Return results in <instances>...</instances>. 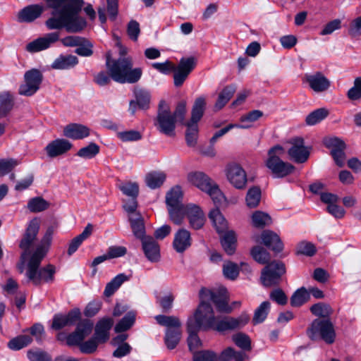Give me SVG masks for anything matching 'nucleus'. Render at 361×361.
I'll return each instance as SVG.
<instances>
[{
	"label": "nucleus",
	"instance_id": "obj_4",
	"mask_svg": "<svg viewBox=\"0 0 361 361\" xmlns=\"http://www.w3.org/2000/svg\"><path fill=\"white\" fill-rule=\"evenodd\" d=\"M152 67L163 74H169L173 71V82L176 87H180L188 77L189 74L196 66V59L192 57H183L177 66L171 61H166L164 63H153Z\"/></svg>",
	"mask_w": 361,
	"mask_h": 361
},
{
	"label": "nucleus",
	"instance_id": "obj_17",
	"mask_svg": "<svg viewBox=\"0 0 361 361\" xmlns=\"http://www.w3.org/2000/svg\"><path fill=\"white\" fill-rule=\"evenodd\" d=\"M290 142L292 146L288 149V154L290 159L296 163L305 162L310 156V151L304 145V140L302 137H295Z\"/></svg>",
	"mask_w": 361,
	"mask_h": 361
},
{
	"label": "nucleus",
	"instance_id": "obj_38",
	"mask_svg": "<svg viewBox=\"0 0 361 361\" xmlns=\"http://www.w3.org/2000/svg\"><path fill=\"white\" fill-rule=\"evenodd\" d=\"M205 106L206 101L204 97L197 98L192 109L190 121L188 122L197 124L204 114Z\"/></svg>",
	"mask_w": 361,
	"mask_h": 361
},
{
	"label": "nucleus",
	"instance_id": "obj_9",
	"mask_svg": "<svg viewBox=\"0 0 361 361\" xmlns=\"http://www.w3.org/2000/svg\"><path fill=\"white\" fill-rule=\"evenodd\" d=\"M217 318L214 316L213 309L208 302L201 300L194 315L188 318L193 326L199 329H214Z\"/></svg>",
	"mask_w": 361,
	"mask_h": 361
},
{
	"label": "nucleus",
	"instance_id": "obj_58",
	"mask_svg": "<svg viewBox=\"0 0 361 361\" xmlns=\"http://www.w3.org/2000/svg\"><path fill=\"white\" fill-rule=\"evenodd\" d=\"M49 203L42 197H34L27 203V208L32 212H40L47 209Z\"/></svg>",
	"mask_w": 361,
	"mask_h": 361
},
{
	"label": "nucleus",
	"instance_id": "obj_57",
	"mask_svg": "<svg viewBox=\"0 0 361 361\" xmlns=\"http://www.w3.org/2000/svg\"><path fill=\"white\" fill-rule=\"evenodd\" d=\"M122 192L133 199H135L139 193V186L137 183L126 182L118 185Z\"/></svg>",
	"mask_w": 361,
	"mask_h": 361
},
{
	"label": "nucleus",
	"instance_id": "obj_36",
	"mask_svg": "<svg viewBox=\"0 0 361 361\" xmlns=\"http://www.w3.org/2000/svg\"><path fill=\"white\" fill-rule=\"evenodd\" d=\"M166 176L162 171H152L145 176L146 185L151 189L161 187L166 180Z\"/></svg>",
	"mask_w": 361,
	"mask_h": 361
},
{
	"label": "nucleus",
	"instance_id": "obj_7",
	"mask_svg": "<svg viewBox=\"0 0 361 361\" xmlns=\"http://www.w3.org/2000/svg\"><path fill=\"white\" fill-rule=\"evenodd\" d=\"M188 180L200 190L207 192L215 204H220L224 201V195L218 186L213 183L211 179L204 173H191L188 175Z\"/></svg>",
	"mask_w": 361,
	"mask_h": 361
},
{
	"label": "nucleus",
	"instance_id": "obj_61",
	"mask_svg": "<svg viewBox=\"0 0 361 361\" xmlns=\"http://www.w3.org/2000/svg\"><path fill=\"white\" fill-rule=\"evenodd\" d=\"M101 343L97 341V338H94L92 336L91 338L87 340V341H82L79 345H78L80 348V351L85 354H91L94 353L98 347V345Z\"/></svg>",
	"mask_w": 361,
	"mask_h": 361
},
{
	"label": "nucleus",
	"instance_id": "obj_14",
	"mask_svg": "<svg viewBox=\"0 0 361 361\" xmlns=\"http://www.w3.org/2000/svg\"><path fill=\"white\" fill-rule=\"evenodd\" d=\"M249 320L250 317L245 313L235 318L231 317H224L221 319L217 318L214 329L219 332H224L240 329L247 324Z\"/></svg>",
	"mask_w": 361,
	"mask_h": 361
},
{
	"label": "nucleus",
	"instance_id": "obj_3",
	"mask_svg": "<svg viewBox=\"0 0 361 361\" xmlns=\"http://www.w3.org/2000/svg\"><path fill=\"white\" fill-rule=\"evenodd\" d=\"M106 65L111 78L119 83H135L142 76V69L133 68V61L129 57L121 56L115 60L111 59L108 54Z\"/></svg>",
	"mask_w": 361,
	"mask_h": 361
},
{
	"label": "nucleus",
	"instance_id": "obj_2",
	"mask_svg": "<svg viewBox=\"0 0 361 361\" xmlns=\"http://www.w3.org/2000/svg\"><path fill=\"white\" fill-rule=\"evenodd\" d=\"M54 228L49 227L42 238L39 244L37 246L34 252L26 262L27 270L25 276L27 280L35 286H40L42 283H51L54 280L56 268L52 264L39 268L41 262L46 256L51 245Z\"/></svg>",
	"mask_w": 361,
	"mask_h": 361
},
{
	"label": "nucleus",
	"instance_id": "obj_50",
	"mask_svg": "<svg viewBox=\"0 0 361 361\" xmlns=\"http://www.w3.org/2000/svg\"><path fill=\"white\" fill-rule=\"evenodd\" d=\"M135 314L133 312H128L125 317L115 326L116 333H121L128 330L134 324Z\"/></svg>",
	"mask_w": 361,
	"mask_h": 361
},
{
	"label": "nucleus",
	"instance_id": "obj_5",
	"mask_svg": "<svg viewBox=\"0 0 361 361\" xmlns=\"http://www.w3.org/2000/svg\"><path fill=\"white\" fill-rule=\"evenodd\" d=\"M284 153V149L279 145L274 146L268 151L265 166L274 178H284L291 174L295 169L293 165L281 159Z\"/></svg>",
	"mask_w": 361,
	"mask_h": 361
},
{
	"label": "nucleus",
	"instance_id": "obj_34",
	"mask_svg": "<svg viewBox=\"0 0 361 361\" xmlns=\"http://www.w3.org/2000/svg\"><path fill=\"white\" fill-rule=\"evenodd\" d=\"M130 276L125 274H119L109 282L104 289V295L106 297L111 296L126 281L130 280Z\"/></svg>",
	"mask_w": 361,
	"mask_h": 361
},
{
	"label": "nucleus",
	"instance_id": "obj_13",
	"mask_svg": "<svg viewBox=\"0 0 361 361\" xmlns=\"http://www.w3.org/2000/svg\"><path fill=\"white\" fill-rule=\"evenodd\" d=\"M42 78V73L37 69L27 71L24 75L25 82L19 87V94L27 97L33 95L39 89Z\"/></svg>",
	"mask_w": 361,
	"mask_h": 361
},
{
	"label": "nucleus",
	"instance_id": "obj_18",
	"mask_svg": "<svg viewBox=\"0 0 361 361\" xmlns=\"http://www.w3.org/2000/svg\"><path fill=\"white\" fill-rule=\"evenodd\" d=\"M325 146L331 149V154L338 166H343L345 163L344 149L345 145L338 137H329L324 140Z\"/></svg>",
	"mask_w": 361,
	"mask_h": 361
},
{
	"label": "nucleus",
	"instance_id": "obj_35",
	"mask_svg": "<svg viewBox=\"0 0 361 361\" xmlns=\"http://www.w3.org/2000/svg\"><path fill=\"white\" fill-rule=\"evenodd\" d=\"M221 243L228 255H233L236 247V236L235 233L233 231H226L224 234L221 236Z\"/></svg>",
	"mask_w": 361,
	"mask_h": 361
},
{
	"label": "nucleus",
	"instance_id": "obj_46",
	"mask_svg": "<svg viewBox=\"0 0 361 361\" xmlns=\"http://www.w3.org/2000/svg\"><path fill=\"white\" fill-rule=\"evenodd\" d=\"M235 91V89L233 86H227L223 89V90L219 94L217 101L215 104V109L220 110L222 109L231 99Z\"/></svg>",
	"mask_w": 361,
	"mask_h": 361
},
{
	"label": "nucleus",
	"instance_id": "obj_31",
	"mask_svg": "<svg viewBox=\"0 0 361 361\" xmlns=\"http://www.w3.org/2000/svg\"><path fill=\"white\" fill-rule=\"evenodd\" d=\"M78 63V59L73 55H60L51 64L53 69L66 70L75 66Z\"/></svg>",
	"mask_w": 361,
	"mask_h": 361
},
{
	"label": "nucleus",
	"instance_id": "obj_27",
	"mask_svg": "<svg viewBox=\"0 0 361 361\" xmlns=\"http://www.w3.org/2000/svg\"><path fill=\"white\" fill-rule=\"evenodd\" d=\"M186 216L190 226L194 229H200L204 224L205 217L202 210L195 204L186 205Z\"/></svg>",
	"mask_w": 361,
	"mask_h": 361
},
{
	"label": "nucleus",
	"instance_id": "obj_21",
	"mask_svg": "<svg viewBox=\"0 0 361 361\" xmlns=\"http://www.w3.org/2000/svg\"><path fill=\"white\" fill-rule=\"evenodd\" d=\"M305 80L308 83L310 87L316 92H325L331 85L329 80L321 72H317L314 74H306Z\"/></svg>",
	"mask_w": 361,
	"mask_h": 361
},
{
	"label": "nucleus",
	"instance_id": "obj_64",
	"mask_svg": "<svg viewBox=\"0 0 361 361\" xmlns=\"http://www.w3.org/2000/svg\"><path fill=\"white\" fill-rule=\"evenodd\" d=\"M347 96L350 100L361 98V77L355 79L353 86L348 91Z\"/></svg>",
	"mask_w": 361,
	"mask_h": 361
},
{
	"label": "nucleus",
	"instance_id": "obj_63",
	"mask_svg": "<svg viewBox=\"0 0 361 361\" xmlns=\"http://www.w3.org/2000/svg\"><path fill=\"white\" fill-rule=\"evenodd\" d=\"M19 164L20 161L16 159H0V176L10 173Z\"/></svg>",
	"mask_w": 361,
	"mask_h": 361
},
{
	"label": "nucleus",
	"instance_id": "obj_19",
	"mask_svg": "<svg viewBox=\"0 0 361 361\" xmlns=\"http://www.w3.org/2000/svg\"><path fill=\"white\" fill-rule=\"evenodd\" d=\"M59 39V32H50L28 43L26 45V50L31 53L38 52L48 49Z\"/></svg>",
	"mask_w": 361,
	"mask_h": 361
},
{
	"label": "nucleus",
	"instance_id": "obj_44",
	"mask_svg": "<svg viewBox=\"0 0 361 361\" xmlns=\"http://www.w3.org/2000/svg\"><path fill=\"white\" fill-rule=\"evenodd\" d=\"M311 312L316 317L323 319H329L333 313V309L326 303L318 302L310 307Z\"/></svg>",
	"mask_w": 361,
	"mask_h": 361
},
{
	"label": "nucleus",
	"instance_id": "obj_60",
	"mask_svg": "<svg viewBox=\"0 0 361 361\" xmlns=\"http://www.w3.org/2000/svg\"><path fill=\"white\" fill-rule=\"evenodd\" d=\"M117 137L122 142H135L142 139L140 132L135 130L117 132Z\"/></svg>",
	"mask_w": 361,
	"mask_h": 361
},
{
	"label": "nucleus",
	"instance_id": "obj_1",
	"mask_svg": "<svg viewBox=\"0 0 361 361\" xmlns=\"http://www.w3.org/2000/svg\"><path fill=\"white\" fill-rule=\"evenodd\" d=\"M47 7L52 9L51 17L45 23L49 30L65 28L68 32L76 33L82 30L86 20L79 13L82 0H44Z\"/></svg>",
	"mask_w": 361,
	"mask_h": 361
},
{
	"label": "nucleus",
	"instance_id": "obj_11",
	"mask_svg": "<svg viewBox=\"0 0 361 361\" xmlns=\"http://www.w3.org/2000/svg\"><path fill=\"white\" fill-rule=\"evenodd\" d=\"M285 273V264L280 261H274L268 264L262 271V283L266 287L276 286L279 283L282 275Z\"/></svg>",
	"mask_w": 361,
	"mask_h": 361
},
{
	"label": "nucleus",
	"instance_id": "obj_45",
	"mask_svg": "<svg viewBox=\"0 0 361 361\" xmlns=\"http://www.w3.org/2000/svg\"><path fill=\"white\" fill-rule=\"evenodd\" d=\"M170 219L176 225H180L186 215V206L168 207Z\"/></svg>",
	"mask_w": 361,
	"mask_h": 361
},
{
	"label": "nucleus",
	"instance_id": "obj_53",
	"mask_svg": "<svg viewBox=\"0 0 361 361\" xmlns=\"http://www.w3.org/2000/svg\"><path fill=\"white\" fill-rule=\"evenodd\" d=\"M328 114L326 109H317L307 115L305 119L306 123L309 126H314L324 120Z\"/></svg>",
	"mask_w": 361,
	"mask_h": 361
},
{
	"label": "nucleus",
	"instance_id": "obj_25",
	"mask_svg": "<svg viewBox=\"0 0 361 361\" xmlns=\"http://www.w3.org/2000/svg\"><path fill=\"white\" fill-rule=\"evenodd\" d=\"M142 246L146 257L152 262H157L160 259V247L156 240L151 236L142 238Z\"/></svg>",
	"mask_w": 361,
	"mask_h": 361
},
{
	"label": "nucleus",
	"instance_id": "obj_37",
	"mask_svg": "<svg viewBox=\"0 0 361 361\" xmlns=\"http://www.w3.org/2000/svg\"><path fill=\"white\" fill-rule=\"evenodd\" d=\"M183 192L180 186L176 185L169 191L166 196V203L167 207H178L183 205L182 204Z\"/></svg>",
	"mask_w": 361,
	"mask_h": 361
},
{
	"label": "nucleus",
	"instance_id": "obj_49",
	"mask_svg": "<svg viewBox=\"0 0 361 361\" xmlns=\"http://www.w3.org/2000/svg\"><path fill=\"white\" fill-rule=\"evenodd\" d=\"M252 222L254 226L263 228L271 224V218L265 212L256 211L252 215Z\"/></svg>",
	"mask_w": 361,
	"mask_h": 361
},
{
	"label": "nucleus",
	"instance_id": "obj_52",
	"mask_svg": "<svg viewBox=\"0 0 361 361\" xmlns=\"http://www.w3.org/2000/svg\"><path fill=\"white\" fill-rule=\"evenodd\" d=\"M99 152V147L94 142L90 143L87 146L78 150L76 155L85 159L94 158Z\"/></svg>",
	"mask_w": 361,
	"mask_h": 361
},
{
	"label": "nucleus",
	"instance_id": "obj_33",
	"mask_svg": "<svg viewBox=\"0 0 361 361\" xmlns=\"http://www.w3.org/2000/svg\"><path fill=\"white\" fill-rule=\"evenodd\" d=\"M209 218L219 233H224L228 228V223L219 209L211 210Z\"/></svg>",
	"mask_w": 361,
	"mask_h": 361
},
{
	"label": "nucleus",
	"instance_id": "obj_26",
	"mask_svg": "<svg viewBox=\"0 0 361 361\" xmlns=\"http://www.w3.org/2000/svg\"><path fill=\"white\" fill-rule=\"evenodd\" d=\"M72 147V144L65 139H56L49 142L45 147L49 157L54 158L66 153Z\"/></svg>",
	"mask_w": 361,
	"mask_h": 361
},
{
	"label": "nucleus",
	"instance_id": "obj_47",
	"mask_svg": "<svg viewBox=\"0 0 361 361\" xmlns=\"http://www.w3.org/2000/svg\"><path fill=\"white\" fill-rule=\"evenodd\" d=\"M260 200L261 190L259 187L254 186L248 190L245 197L246 204L248 207H257Z\"/></svg>",
	"mask_w": 361,
	"mask_h": 361
},
{
	"label": "nucleus",
	"instance_id": "obj_30",
	"mask_svg": "<svg viewBox=\"0 0 361 361\" xmlns=\"http://www.w3.org/2000/svg\"><path fill=\"white\" fill-rule=\"evenodd\" d=\"M261 238L264 245L276 252H280L283 248L279 236L273 231H264L261 235Z\"/></svg>",
	"mask_w": 361,
	"mask_h": 361
},
{
	"label": "nucleus",
	"instance_id": "obj_43",
	"mask_svg": "<svg viewBox=\"0 0 361 361\" xmlns=\"http://www.w3.org/2000/svg\"><path fill=\"white\" fill-rule=\"evenodd\" d=\"M181 337L180 329H167L165 334L164 342L166 347L170 349H174L180 341Z\"/></svg>",
	"mask_w": 361,
	"mask_h": 361
},
{
	"label": "nucleus",
	"instance_id": "obj_48",
	"mask_svg": "<svg viewBox=\"0 0 361 361\" xmlns=\"http://www.w3.org/2000/svg\"><path fill=\"white\" fill-rule=\"evenodd\" d=\"M270 307L271 305L269 302L264 301L262 302L255 311L252 322L255 324L263 322L268 315Z\"/></svg>",
	"mask_w": 361,
	"mask_h": 361
},
{
	"label": "nucleus",
	"instance_id": "obj_15",
	"mask_svg": "<svg viewBox=\"0 0 361 361\" xmlns=\"http://www.w3.org/2000/svg\"><path fill=\"white\" fill-rule=\"evenodd\" d=\"M93 329V322L90 319L80 320L76 326L75 330L66 337V343L70 346L79 345L84 339L89 336Z\"/></svg>",
	"mask_w": 361,
	"mask_h": 361
},
{
	"label": "nucleus",
	"instance_id": "obj_6",
	"mask_svg": "<svg viewBox=\"0 0 361 361\" xmlns=\"http://www.w3.org/2000/svg\"><path fill=\"white\" fill-rule=\"evenodd\" d=\"M307 334L312 341L322 340L327 344H332L336 335L329 319H314L307 330Z\"/></svg>",
	"mask_w": 361,
	"mask_h": 361
},
{
	"label": "nucleus",
	"instance_id": "obj_41",
	"mask_svg": "<svg viewBox=\"0 0 361 361\" xmlns=\"http://www.w3.org/2000/svg\"><path fill=\"white\" fill-rule=\"evenodd\" d=\"M13 106V97L9 92L0 94V118L5 116Z\"/></svg>",
	"mask_w": 361,
	"mask_h": 361
},
{
	"label": "nucleus",
	"instance_id": "obj_62",
	"mask_svg": "<svg viewBox=\"0 0 361 361\" xmlns=\"http://www.w3.org/2000/svg\"><path fill=\"white\" fill-rule=\"evenodd\" d=\"M232 340L238 347L243 350H250L251 348V341L245 334H235L233 335Z\"/></svg>",
	"mask_w": 361,
	"mask_h": 361
},
{
	"label": "nucleus",
	"instance_id": "obj_59",
	"mask_svg": "<svg viewBox=\"0 0 361 361\" xmlns=\"http://www.w3.org/2000/svg\"><path fill=\"white\" fill-rule=\"evenodd\" d=\"M316 253L315 246L310 242L301 241L296 246V254L303 255L309 257L313 256Z\"/></svg>",
	"mask_w": 361,
	"mask_h": 361
},
{
	"label": "nucleus",
	"instance_id": "obj_12",
	"mask_svg": "<svg viewBox=\"0 0 361 361\" xmlns=\"http://www.w3.org/2000/svg\"><path fill=\"white\" fill-rule=\"evenodd\" d=\"M164 104H165L164 102H161L159 104L160 109L157 114L155 126L160 133L167 136H173L177 121L167 107L161 109Z\"/></svg>",
	"mask_w": 361,
	"mask_h": 361
},
{
	"label": "nucleus",
	"instance_id": "obj_16",
	"mask_svg": "<svg viewBox=\"0 0 361 361\" xmlns=\"http://www.w3.org/2000/svg\"><path fill=\"white\" fill-rule=\"evenodd\" d=\"M228 182L236 189L242 190L246 186L247 181L245 171L237 164H228L226 169Z\"/></svg>",
	"mask_w": 361,
	"mask_h": 361
},
{
	"label": "nucleus",
	"instance_id": "obj_32",
	"mask_svg": "<svg viewBox=\"0 0 361 361\" xmlns=\"http://www.w3.org/2000/svg\"><path fill=\"white\" fill-rule=\"evenodd\" d=\"M129 221L133 234L136 238L142 240V238L147 237L145 236V228L140 214H134V215L129 216Z\"/></svg>",
	"mask_w": 361,
	"mask_h": 361
},
{
	"label": "nucleus",
	"instance_id": "obj_24",
	"mask_svg": "<svg viewBox=\"0 0 361 361\" xmlns=\"http://www.w3.org/2000/svg\"><path fill=\"white\" fill-rule=\"evenodd\" d=\"M114 324L111 318L104 317L99 319L95 325L93 336L101 343H106L109 339V331Z\"/></svg>",
	"mask_w": 361,
	"mask_h": 361
},
{
	"label": "nucleus",
	"instance_id": "obj_8",
	"mask_svg": "<svg viewBox=\"0 0 361 361\" xmlns=\"http://www.w3.org/2000/svg\"><path fill=\"white\" fill-rule=\"evenodd\" d=\"M39 230V222L37 219H32L25 230L23 238L21 239L19 247L23 250V252L20 255V265L18 269L20 272L23 271V265L28 261L30 256L32 255L34 251L31 252L30 249L35 244L37 236Z\"/></svg>",
	"mask_w": 361,
	"mask_h": 361
},
{
	"label": "nucleus",
	"instance_id": "obj_22",
	"mask_svg": "<svg viewBox=\"0 0 361 361\" xmlns=\"http://www.w3.org/2000/svg\"><path fill=\"white\" fill-rule=\"evenodd\" d=\"M81 312L79 309L75 308L70 311L67 314H56L54 317L52 328L60 330L62 328L74 324L80 319Z\"/></svg>",
	"mask_w": 361,
	"mask_h": 361
},
{
	"label": "nucleus",
	"instance_id": "obj_29",
	"mask_svg": "<svg viewBox=\"0 0 361 361\" xmlns=\"http://www.w3.org/2000/svg\"><path fill=\"white\" fill-rule=\"evenodd\" d=\"M63 135L71 139L81 140L89 136L90 129L81 124L71 123L64 128Z\"/></svg>",
	"mask_w": 361,
	"mask_h": 361
},
{
	"label": "nucleus",
	"instance_id": "obj_51",
	"mask_svg": "<svg viewBox=\"0 0 361 361\" xmlns=\"http://www.w3.org/2000/svg\"><path fill=\"white\" fill-rule=\"evenodd\" d=\"M310 298V295L305 288L298 289L290 298L293 307H300L305 303Z\"/></svg>",
	"mask_w": 361,
	"mask_h": 361
},
{
	"label": "nucleus",
	"instance_id": "obj_10",
	"mask_svg": "<svg viewBox=\"0 0 361 361\" xmlns=\"http://www.w3.org/2000/svg\"><path fill=\"white\" fill-rule=\"evenodd\" d=\"M201 300L212 301L218 311L229 313L232 308L228 305V296L227 290L221 288L217 291L202 289L200 293Z\"/></svg>",
	"mask_w": 361,
	"mask_h": 361
},
{
	"label": "nucleus",
	"instance_id": "obj_54",
	"mask_svg": "<svg viewBox=\"0 0 361 361\" xmlns=\"http://www.w3.org/2000/svg\"><path fill=\"white\" fill-rule=\"evenodd\" d=\"M185 125L187 126V130L185 133L187 145L189 147H194L197 143L198 135V125L189 122H188Z\"/></svg>",
	"mask_w": 361,
	"mask_h": 361
},
{
	"label": "nucleus",
	"instance_id": "obj_40",
	"mask_svg": "<svg viewBox=\"0 0 361 361\" xmlns=\"http://www.w3.org/2000/svg\"><path fill=\"white\" fill-rule=\"evenodd\" d=\"M32 338L30 335H19L9 341L8 343V347L13 350H19L27 346L32 343Z\"/></svg>",
	"mask_w": 361,
	"mask_h": 361
},
{
	"label": "nucleus",
	"instance_id": "obj_39",
	"mask_svg": "<svg viewBox=\"0 0 361 361\" xmlns=\"http://www.w3.org/2000/svg\"><path fill=\"white\" fill-rule=\"evenodd\" d=\"M187 329L189 334L188 338V347L191 351H193L201 345L200 339L197 336V331L200 329L193 326L191 322H187Z\"/></svg>",
	"mask_w": 361,
	"mask_h": 361
},
{
	"label": "nucleus",
	"instance_id": "obj_55",
	"mask_svg": "<svg viewBox=\"0 0 361 361\" xmlns=\"http://www.w3.org/2000/svg\"><path fill=\"white\" fill-rule=\"evenodd\" d=\"M223 274L226 279L235 280L239 274V267L231 261L225 262L223 265Z\"/></svg>",
	"mask_w": 361,
	"mask_h": 361
},
{
	"label": "nucleus",
	"instance_id": "obj_42",
	"mask_svg": "<svg viewBox=\"0 0 361 361\" xmlns=\"http://www.w3.org/2000/svg\"><path fill=\"white\" fill-rule=\"evenodd\" d=\"M155 319L159 324L167 329H180L181 322L177 317L159 314L155 317Z\"/></svg>",
	"mask_w": 361,
	"mask_h": 361
},
{
	"label": "nucleus",
	"instance_id": "obj_23",
	"mask_svg": "<svg viewBox=\"0 0 361 361\" xmlns=\"http://www.w3.org/2000/svg\"><path fill=\"white\" fill-rule=\"evenodd\" d=\"M192 244L190 233L185 229H178L174 234L173 247L178 253H183L188 250Z\"/></svg>",
	"mask_w": 361,
	"mask_h": 361
},
{
	"label": "nucleus",
	"instance_id": "obj_56",
	"mask_svg": "<svg viewBox=\"0 0 361 361\" xmlns=\"http://www.w3.org/2000/svg\"><path fill=\"white\" fill-rule=\"evenodd\" d=\"M251 255L253 259L262 264L267 263L269 260V252L261 246H255L251 250Z\"/></svg>",
	"mask_w": 361,
	"mask_h": 361
},
{
	"label": "nucleus",
	"instance_id": "obj_20",
	"mask_svg": "<svg viewBox=\"0 0 361 361\" xmlns=\"http://www.w3.org/2000/svg\"><path fill=\"white\" fill-rule=\"evenodd\" d=\"M135 100H131L129 103V111L134 115L137 106L141 109H147L149 107L151 100L150 93L148 90L136 87L133 90Z\"/></svg>",
	"mask_w": 361,
	"mask_h": 361
},
{
	"label": "nucleus",
	"instance_id": "obj_28",
	"mask_svg": "<svg viewBox=\"0 0 361 361\" xmlns=\"http://www.w3.org/2000/svg\"><path fill=\"white\" fill-rule=\"evenodd\" d=\"M44 11V6L39 4L29 5L18 13V19L20 23H31L38 18Z\"/></svg>",
	"mask_w": 361,
	"mask_h": 361
}]
</instances>
